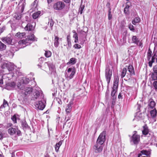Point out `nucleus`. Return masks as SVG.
Segmentation results:
<instances>
[{
    "label": "nucleus",
    "mask_w": 157,
    "mask_h": 157,
    "mask_svg": "<svg viewBox=\"0 0 157 157\" xmlns=\"http://www.w3.org/2000/svg\"><path fill=\"white\" fill-rule=\"evenodd\" d=\"M18 5L19 6V9L20 10V13H17L14 16V17L17 20H19L21 19L22 15L21 13L24 11L25 3L24 1H22L20 2Z\"/></svg>",
    "instance_id": "6"
},
{
    "label": "nucleus",
    "mask_w": 157,
    "mask_h": 157,
    "mask_svg": "<svg viewBox=\"0 0 157 157\" xmlns=\"http://www.w3.org/2000/svg\"><path fill=\"white\" fill-rule=\"evenodd\" d=\"M62 144V142L61 141H59L58 143H57L56 145L55 150L56 152L58 151L60 147Z\"/></svg>",
    "instance_id": "32"
},
{
    "label": "nucleus",
    "mask_w": 157,
    "mask_h": 157,
    "mask_svg": "<svg viewBox=\"0 0 157 157\" xmlns=\"http://www.w3.org/2000/svg\"><path fill=\"white\" fill-rule=\"evenodd\" d=\"M157 113V111L155 108L150 111L151 115L153 118H155L156 117Z\"/></svg>",
    "instance_id": "24"
},
{
    "label": "nucleus",
    "mask_w": 157,
    "mask_h": 157,
    "mask_svg": "<svg viewBox=\"0 0 157 157\" xmlns=\"http://www.w3.org/2000/svg\"><path fill=\"white\" fill-rule=\"evenodd\" d=\"M153 71L152 73L151 78L152 80L157 81V65L153 67Z\"/></svg>",
    "instance_id": "17"
},
{
    "label": "nucleus",
    "mask_w": 157,
    "mask_h": 157,
    "mask_svg": "<svg viewBox=\"0 0 157 157\" xmlns=\"http://www.w3.org/2000/svg\"><path fill=\"white\" fill-rule=\"evenodd\" d=\"M65 6L64 3L61 1L56 2L54 4L53 8L56 10H61L63 9Z\"/></svg>",
    "instance_id": "9"
},
{
    "label": "nucleus",
    "mask_w": 157,
    "mask_h": 157,
    "mask_svg": "<svg viewBox=\"0 0 157 157\" xmlns=\"http://www.w3.org/2000/svg\"><path fill=\"white\" fill-rule=\"evenodd\" d=\"M45 55L47 57H49L51 56V52L49 51H45Z\"/></svg>",
    "instance_id": "41"
},
{
    "label": "nucleus",
    "mask_w": 157,
    "mask_h": 157,
    "mask_svg": "<svg viewBox=\"0 0 157 157\" xmlns=\"http://www.w3.org/2000/svg\"><path fill=\"white\" fill-rule=\"evenodd\" d=\"M4 133L0 131V140H2L3 139L4 137Z\"/></svg>",
    "instance_id": "47"
},
{
    "label": "nucleus",
    "mask_w": 157,
    "mask_h": 157,
    "mask_svg": "<svg viewBox=\"0 0 157 157\" xmlns=\"http://www.w3.org/2000/svg\"><path fill=\"white\" fill-rule=\"evenodd\" d=\"M22 126L25 128H27L28 126V124L25 121H23L22 122Z\"/></svg>",
    "instance_id": "43"
},
{
    "label": "nucleus",
    "mask_w": 157,
    "mask_h": 157,
    "mask_svg": "<svg viewBox=\"0 0 157 157\" xmlns=\"http://www.w3.org/2000/svg\"><path fill=\"white\" fill-rule=\"evenodd\" d=\"M11 119L14 123H17V119L15 115L11 117Z\"/></svg>",
    "instance_id": "50"
},
{
    "label": "nucleus",
    "mask_w": 157,
    "mask_h": 157,
    "mask_svg": "<svg viewBox=\"0 0 157 157\" xmlns=\"http://www.w3.org/2000/svg\"><path fill=\"white\" fill-rule=\"evenodd\" d=\"M50 24V27L52 28V27L53 26L54 24V22L53 21V20L52 18L49 19H48V25H49Z\"/></svg>",
    "instance_id": "38"
},
{
    "label": "nucleus",
    "mask_w": 157,
    "mask_h": 157,
    "mask_svg": "<svg viewBox=\"0 0 157 157\" xmlns=\"http://www.w3.org/2000/svg\"><path fill=\"white\" fill-rule=\"evenodd\" d=\"M103 147L104 145L96 143V144L94 146L93 149L96 153L100 152L102 151Z\"/></svg>",
    "instance_id": "16"
},
{
    "label": "nucleus",
    "mask_w": 157,
    "mask_h": 157,
    "mask_svg": "<svg viewBox=\"0 0 157 157\" xmlns=\"http://www.w3.org/2000/svg\"><path fill=\"white\" fill-rule=\"evenodd\" d=\"M59 38L57 36H55L54 40V44L55 47L57 48L59 46Z\"/></svg>",
    "instance_id": "23"
},
{
    "label": "nucleus",
    "mask_w": 157,
    "mask_h": 157,
    "mask_svg": "<svg viewBox=\"0 0 157 157\" xmlns=\"http://www.w3.org/2000/svg\"><path fill=\"white\" fill-rule=\"evenodd\" d=\"M30 81V80L29 78L23 77L21 82L23 84H27Z\"/></svg>",
    "instance_id": "27"
},
{
    "label": "nucleus",
    "mask_w": 157,
    "mask_h": 157,
    "mask_svg": "<svg viewBox=\"0 0 157 157\" xmlns=\"http://www.w3.org/2000/svg\"><path fill=\"white\" fill-rule=\"evenodd\" d=\"M29 40L37 41V38L35 36L34 34H30L28 36L27 39L20 41L18 42V44L20 45H24L23 46V47L22 46L21 47V48H23L31 44V43H29L28 42V41Z\"/></svg>",
    "instance_id": "2"
},
{
    "label": "nucleus",
    "mask_w": 157,
    "mask_h": 157,
    "mask_svg": "<svg viewBox=\"0 0 157 157\" xmlns=\"http://www.w3.org/2000/svg\"><path fill=\"white\" fill-rule=\"evenodd\" d=\"M142 133L144 135H146L148 134V129L146 126H144V130L142 131Z\"/></svg>",
    "instance_id": "31"
},
{
    "label": "nucleus",
    "mask_w": 157,
    "mask_h": 157,
    "mask_svg": "<svg viewBox=\"0 0 157 157\" xmlns=\"http://www.w3.org/2000/svg\"><path fill=\"white\" fill-rule=\"evenodd\" d=\"M67 48L68 49H69L71 48V40L70 39V36L69 35L67 36Z\"/></svg>",
    "instance_id": "28"
},
{
    "label": "nucleus",
    "mask_w": 157,
    "mask_h": 157,
    "mask_svg": "<svg viewBox=\"0 0 157 157\" xmlns=\"http://www.w3.org/2000/svg\"><path fill=\"white\" fill-rule=\"evenodd\" d=\"M10 51H12L13 52V53L14 54V53L15 52V48L14 47H11L10 48V49L9 50Z\"/></svg>",
    "instance_id": "55"
},
{
    "label": "nucleus",
    "mask_w": 157,
    "mask_h": 157,
    "mask_svg": "<svg viewBox=\"0 0 157 157\" xmlns=\"http://www.w3.org/2000/svg\"><path fill=\"white\" fill-rule=\"evenodd\" d=\"M14 64L10 62L7 63H4L2 66V67L3 69H7L9 71H12L14 69Z\"/></svg>",
    "instance_id": "8"
},
{
    "label": "nucleus",
    "mask_w": 157,
    "mask_h": 157,
    "mask_svg": "<svg viewBox=\"0 0 157 157\" xmlns=\"http://www.w3.org/2000/svg\"><path fill=\"white\" fill-rule=\"evenodd\" d=\"M6 46L0 41V50H4L6 49Z\"/></svg>",
    "instance_id": "36"
},
{
    "label": "nucleus",
    "mask_w": 157,
    "mask_h": 157,
    "mask_svg": "<svg viewBox=\"0 0 157 157\" xmlns=\"http://www.w3.org/2000/svg\"><path fill=\"white\" fill-rule=\"evenodd\" d=\"M13 55L14 54L13 53V52L10 50L7 51L6 53V55L10 58L13 57Z\"/></svg>",
    "instance_id": "30"
},
{
    "label": "nucleus",
    "mask_w": 157,
    "mask_h": 157,
    "mask_svg": "<svg viewBox=\"0 0 157 157\" xmlns=\"http://www.w3.org/2000/svg\"><path fill=\"white\" fill-rule=\"evenodd\" d=\"M11 156L12 157H15V155L14 153L13 152L12 153Z\"/></svg>",
    "instance_id": "64"
},
{
    "label": "nucleus",
    "mask_w": 157,
    "mask_h": 157,
    "mask_svg": "<svg viewBox=\"0 0 157 157\" xmlns=\"http://www.w3.org/2000/svg\"><path fill=\"white\" fill-rule=\"evenodd\" d=\"M118 98L119 99H120L121 98V93H119L118 96Z\"/></svg>",
    "instance_id": "63"
},
{
    "label": "nucleus",
    "mask_w": 157,
    "mask_h": 157,
    "mask_svg": "<svg viewBox=\"0 0 157 157\" xmlns=\"http://www.w3.org/2000/svg\"><path fill=\"white\" fill-rule=\"evenodd\" d=\"M140 19L139 17H136L132 21V23L134 25H135L136 24L140 22Z\"/></svg>",
    "instance_id": "35"
},
{
    "label": "nucleus",
    "mask_w": 157,
    "mask_h": 157,
    "mask_svg": "<svg viewBox=\"0 0 157 157\" xmlns=\"http://www.w3.org/2000/svg\"><path fill=\"white\" fill-rule=\"evenodd\" d=\"M152 52L150 48H149L148 51L147 52V58L148 60L150 59L151 56Z\"/></svg>",
    "instance_id": "37"
},
{
    "label": "nucleus",
    "mask_w": 157,
    "mask_h": 157,
    "mask_svg": "<svg viewBox=\"0 0 157 157\" xmlns=\"http://www.w3.org/2000/svg\"><path fill=\"white\" fill-rule=\"evenodd\" d=\"M71 117V113H66V116L65 118V120H66V121L70 120Z\"/></svg>",
    "instance_id": "40"
},
{
    "label": "nucleus",
    "mask_w": 157,
    "mask_h": 157,
    "mask_svg": "<svg viewBox=\"0 0 157 157\" xmlns=\"http://www.w3.org/2000/svg\"><path fill=\"white\" fill-rule=\"evenodd\" d=\"M13 74L10 73L8 74H4L2 76H0V86L3 84L4 80L6 83V89L8 90H11L16 87V83L14 82H7L13 76Z\"/></svg>",
    "instance_id": "1"
},
{
    "label": "nucleus",
    "mask_w": 157,
    "mask_h": 157,
    "mask_svg": "<svg viewBox=\"0 0 157 157\" xmlns=\"http://www.w3.org/2000/svg\"><path fill=\"white\" fill-rule=\"evenodd\" d=\"M73 47L75 49H79L81 47L80 45L78 44H75L73 46Z\"/></svg>",
    "instance_id": "45"
},
{
    "label": "nucleus",
    "mask_w": 157,
    "mask_h": 157,
    "mask_svg": "<svg viewBox=\"0 0 157 157\" xmlns=\"http://www.w3.org/2000/svg\"><path fill=\"white\" fill-rule=\"evenodd\" d=\"M117 90L113 89L111 93V95L112 97H114V95L117 92Z\"/></svg>",
    "instance_id": "52"
},
{
    "label": "nucleus",
    "mask_w": 157,
    "mask_h": 157,
    "mask_svg": "<svg viewBox=\"0 0 157 157\" xmlns=\"http://www.w3.org/2000/svg\"><path fill=\"white\" fill-rule=\"evenodd\" d=\"M72 32L73 33H74V34L73 35V37L75 38V39L78 38V34L76 33L75 31L74 30L72 31Z\"/></svg>",
    "instance_id": "48"
},
{
    "label": "nucleus",
    "mask_w": 157,
    "mask_h": 157,
    "mask_svg": "<svg viewBox=\"0 0 157 157\" xmlns=\"http://www.w3.org/2000/svg\"><path fill=\"white\" fill-rule=\"evenodd\" d=\"M58 102L59 104H61L62 102L60 99H59V100L58 101Z\"/></svg>",
    "instance_id": "62"
},
{
    "label": "nucleus",
    "mask_w": 157,
    "mask_h": 157,
    "mask_svg": "<svg viewBox=\"0 0 157 157\" xmlns=\"http://www.w3.org/2000/svg\"><path fill=\"white\" fill-rule=\"evenodd\" d=\"M112 74V71L110 69L109 66H106L105 71V76L106 81L109 85L111 79Z\"/></svg>",
    "instance_id": "5"
},
{
    "label": "nucleus",
    "mask_w": 157,
    "mask_h": 157,
    "mask_svg": "<svg viewBox=\"0 0 157 157\" xmlns=\"http://www.w3.org/2000/svg\"><path fill=\"white\" fill-rule=\"evenodd\" d=\"M8 105V103L7 101L4 99L3 103V106L4 107H6V105Z\"/></svg>",
    "instance_id": "56"
},
{
    "label": "nucleus",
    "mask_w": 157,
    "mask_h": 157,
    "mask_svg": "<svg viewBox=\"0 0 157 157\" xmlns=\"http://www.w3.org/2000/svg\"><path fill=\"white\" fill-rule=\"evenodd\" d=\"M132 40L133 43L136 44L137 45L141 47V48L143 47L142 41H140L139 38L136 36H133L132 38Z\"/></svg>",
    "instance_id": "15"
},
{
    "label": "nucleus",
    "mask_w": 157,
    "mask_h": 157,
    "mask_svg": "<svg viewBox=\"0 0 157 157\" xmlns=\"http://www.w3.org/2000/svg\"><path fill=\"white\" fill-rule=\"evenodd\" d=\"M128 71L129 72L131 75H135L134 67L132 65H129L128 67Z\"/></svg>",
    "instance_id": "19"
},
{
    "label": "nucleus",
    "mask_w": 157,
    "mask_h": 157,
    "mask_svg": "<svg viewBox=\"0 0 157 157\" xmlns=\"http://www.w3.org/2000/svg\"><path fill=\"white\" fill-rule=\"evenodd\" d=\"M45 66H48L49 67V70L51 71V74H53L54 75H56V70L55 69V65L51 63H45Z\"/></svg>",
    "instance_id": "13"
},
{
    "label": "nucleus",
    "mask_w": 157,
    "mask_h": 157,
    "mask_svg": "<svg viewBox=\"0 0 157 157\" xmlns=\"http://www.w3.org/2000/svg\"><path fill=\"white\" fill-rule=\"evenodd\" d=\"M135 133L132 137L131 141H132L134 144H137L140 140V136L136 134V131H134Z\"/></svg>",
    "instance_id": "11"
},
{
    "label": "nucleus",
    "mask_w": 157,
    "mask_h": 157,
    "mask_svg": "<svg viewBox=\"0 0 157 157\" xmlns=\"http://www.w3.org/2000/svg\"><path fill=\"white\" fill-rule=\"evenodd\" d=\"M112 15L111 14V12L109 11L108 14V19L109 20H110L112 19Z\"/></svg>",
    "instance_id": "58"
},
{
    "label": "nucleus",
    "mask_w": 157,
    "mask_h": 157,
    "mask_svg": "<svg viewBox=\"0 0 157 157\" xmlns=\"http://www.w3.org/2000/svg\"><path fill=\"white\" fill-rule=\"evenodd\" d=\"M25 29L26 30L31 31L33 29V27L31 24H29L27 25Z\"/></svg>",
    "instance_id": "29"
},
{
    "label": "nucleus",
    "mask_w": 157,
    "mask_h": 157,
    "mask_svg": "<svg viewBox=\"0 0 157 157\" xmlns=\"http://www.w3.org/2000/svg\"><path fill=\"white\" fill-rule=\"evenodd\" d=\"M129 28L132 31H134V26L131 24L129 25Z\"/></svg>",
    "instance_id": "54"
},
{
    "label": "nucleus",
    "mask_w": 157,
    "mask_h": 157,
    "mask_svg": "<svg viewBox=\"0 0 157 157\" xmlns=\"http://www.w3.org/2000/svg\"><path fill=\"white\" fill-rule=\"evenodd\" d=\"M127 69L126 68H124L123 69L121 74V78H123L125 76L127 71Z\"/></svg>",
    "instance_id": "33"
},
{
    "label": "nucleus",
    "mask_w": 157,
    "mask_h": 157,
    "mask_svg": "<svg viewBox=\"0 0 157 157\" xmlns=\"http://www.w3.org/2000/svg\"><path fill=\"white\" fill-rule=\"evenodd\" d=\"M150 103L148 104L149 106L152 109L155 107V103L152 99L149 100Z\"/></svg>",
    "instance_id": "26"
},
{
    "label": "nucleus",
    "mask_w": 157,
    "mask_h": 157,
    "mask_svg": "<svg viewBox=\"0 0 157 157\" xmlns=\"http://www.w3.org/2000/svg\"><path fill=\"white\" fill-rule=\"evenodd\" d=\"M69 63L72 65L75 64L76 63V59L73 58H71L70 60Z\"/></svg>",
    "instance_id": "39"
},
{
    "label": "nucleus",
    "mask_w": 157,
    "mask_h": 157,
    "mask_svg": "<svg viewBox=\"0 0 157 157\" xmlns=\"http://www.w3.org/2000/svg\"><path fill=\"white\" fill-rule=\"evenodd\" d=\"M72 109L71 104L69 103L67 106L65 111L66 113H70Z\"/></svg>",
    "instance_id": "22"
},
{
    "label": "nucleus",
    "mask_w": 157,
    "mask_h": 157,
    "mask_svg": "<svg viewBox=\"0 0 157 157\" xmlns=\"http://www.w3.org/2000/svg\"><path fill=\"white\" fill-rule=\"evenodd\" d=\"M31 96L32 100L34 101L41 99L44 97L42 92L37 90H34Z\"/></svg>",
    "instance_id": "4"
},
{
    "label": "nucleus",
    "mask_w": 157,
    "mask_h": 157,
    "mask_svg": "<svg viewBox=\"0 0 157 157\" xmlns=\"http://www.w3.org/2000/svg\"><path fill=\"white\" fill-rule=\"evenodd\" d=\"M119 77L117 75L115 76L114 77V82L118 83Z\"/></svg>",
    "instance_id": "42"
},
{
    "label": "nucleus",
    "mask_w": 157,
    "mask_h": 157,
    "mask_svg": "<svg viewBox=\"0 0 157 157\" xmlns=\"http://www.w3.org/2000/svg\"><path fill=\"white\" fill-rule=\"evenodd\" d=\"M152 59L153 62L156 61L157 63V50H154L152 54Z\"/></svg>",
    "instance_id": "20"
},
{
    "label": "nucleus",
    "mask_w": 157,
    "mask_h": 157,
    "mask_svg": "<svg viewBox=\"0 0 157 157\" xmlns=\"http://www.w3.org/2000/svg\"><path fill=\"white\" fill-rule=\"evenodd\" d=\"M76 71V69L74 67H72L67 68L65 73V77L68 80L72 79L73 78Z\"/></svg>",
    "instance_id": "3"
},
{
    "label": "nucleus",
    "mask_w": 157,
    "mask_h": 157,
    "mask_svg": "<svg viewBox=\"0 0 157 157\" xmlns=\"http://www.w3.org/2000/svg\"><path fill=\"white\" fill-rule=\"evenodd\" d=\"M36 109H37L43 110L45 107V104L41 101H36L35 103Z\"/></svg>",
    "instance_id": "12"
},
{
    "label": "nucleus",
    "mask_w": 157,
    "mask_h": 157,
    "mask_svg": "<svg viewBox=\"0 0 157 157\" xmlns=\"http://www.w3.org/2000/svg\"><path fill=\"white\" fill-rule=\"evenodd\" d=\"M128 8V7H126L124 8V11L125 13L126 14H128L129 13Z\"/></svg>",
    "instance_id": "46"
},
{
    "label": "nucleus",
    "mask_w": 157,
    "mask_h": 157,
    "mask_svg": "<svg viewBox=\"0 0 157 157\" xmlns=\"http://www.w3.org/2000/svg\"><path fill=\"white\" fill-rule=\"evenodd\" d=\"M84 6H81L80 8V13L81 14H82V13L84 9Z\"/></svg>",
    "instance_id": "53"
},
{
    "label": "nucleus",
    "mask_w": 157,
    "mask_h": 157,
    "mask_svg": "<svg viewBox=\"0 0 157 157\" xmlns=\"http://www.w3.org/2000/svg\"><path fill=\"white\" fill-rule=\"evenodd\" d=\"M154 62H153L152 59L151 58V61H150L148 63L149 66L150 67H151L152 66V63Z\"/></svg>",
    "instance_id": "57"
},
{
    "label": "nucleus",
    "mask_w": 157,
    "mask_h": 157,
    "mask_svg": "<svg viewBox=\"0 0 157 157\" xmlns=\"http://www.w3.org/2000/svg\"><path fill=\"white\" fill-rule=\"evenodd\" d=\"M21 92L25 95L29 94L32 91L33 89L30 87H22L20 88Z\"/></svg>",
    "instance_id": "10"
},
{
    "label": "nucleus",
    "mask_w": 157,
    "mask_h": 157,
    "mask_svg": "<svg viewBox=\"0 0 157 157\" xmlns=\"http://www.w3.org/2000/svg\"><path fill=\"white\" fill-rule=\"evenodd\" d=\"M40 13V12L38 11V12L34 13L33 14V19H36L39 16Z\"/></svg>",
    "instance_id": "34"
},
{
    "label": "nucleus",
    "mask_w": 157,
    "mask_h": 157,
    "mask_svg": "<svg viewBox=\"0 0 157 157\" xmlns=\"http://www.w3.org/2000/svg\"><path fill=\"white\" fill-rule=\"evenodd\" d=\"M137 109H138L139 110H140V107H141V106L139 104H137Z\"/></svg>",
    "instance_id": "60"
},
{
    "label": "nucleus",
    "mask_w": 157,
    "mask_h": 157,
    "mask_svg": "<svg viewBox=\"0 0 157 157\" xmlns=\"http://www.w3.org/2000/svg\"><path fill=\"white\" fill-rule=\"evenodd\" d=\"M106 132L103 131L99 136L96 141V143L103 145L104 143L106 140Z\"/></svg>",
    "instance_id": "7"
},
{
    "label": "nucleus",
    "mask_w": 157,
    "mask_h": 157,
    "mask_svg": "<svg viewBox=\"0 0 157 157\" xmlns=\"http://www.w3.org/2000/svg\"><path fill=\"white\" fill-rule=\"evenodd\" d=\"M151 154V152L150 151L143 150L140 151V153L139 154H142V155H144L147 156H149Z\"/></svg>",
    "instance_id": "21"
},
{
    "label": "nucleus",
    "mask_w": 157,
    "mask_h": 157,
    "mask_svg": "<svg viewBox=\"0 0 157 157\" xmlns=\"http://www.w3.org/2000/svg\"><path fill=\"white\" fill-rule=\"evenodd\" d=\"M38 2V0H35L33 3V5L34 7H36Z\"/></svg>",
    "instance_id": "51"
},
{
    "label": "nucleus",
    "mask_w": 157,
    "mask_h": 157,
    "mask_svg": "<svg viewBox=\"0 0 157 157\" xmlns=\"http://www.w3.org/2000/svg\"><path fill=\"white\" fill-rule=\"evenodd\" d=\"M154 81L153 83V86L156 90H157V81Z\"/></svg>",
    "instance_id": "49"
},
{
    "label": "nucleus",
    "mask_w": 157,
    "mask_h": 157,
    "mask_svg": "<svg viewBox=\"0 0 157 157\" xmlns=\"http://www.w3.org/2000/svg\"><path fill=\"white\" fill-rule=\"evenodd\" d=\"M65 2L66 3H69L71 2V0H64Z\"/></svg>",
    "instance_id": "59"
},
{
    "label": "nucleus",
    "mask_w": 157,
    "mask_h": 157,
    "mask_svg": "<svg viewBox=\"0 0 157 157\" xmlns=\"http://www.w3.org/2000/svg\"><path fill=\"white\" fill-rule=\"evenodd\" d=\"M118 83L114 82L113 87L112 88L113 89H114L117 90L118 86Z\"/></svg>",
    "instance_id": "44"
},
{
    "label": "nucleus",
    "mask_w": 157,
    "mask_h": 157,
    "mask_svg": "<svg viewBox=\"0 0 157 157\" xmlns=\"http://www.w3.org/2000/svg\"><path fill=\"white\" fill-rule=\"evenodd\" d=\"M8 132L9 134L13 135L16 133L18 135H19L21 133V131L18 130L16 128H10L8 130Z\"/></svg>",
    "instance_id": "14"
},
{
    "label": "nucleus",
    "mask_w": 157,
    "mask_h": 157,
    "mask_svg": "<svg viewBox=\"0 0 157 157\" xmlns=\"http://www.w3.org/2000/svg\"><path fill=\"white\" fill-rule=\"evenodd\" d=\"M25 35V33H17L15 35V36L19 38L22 39L23 38Z\"/></svg>",
    "instance_id": "25"
},
{
    "label": "nucleus",
    "mask_w": 157,
    "mask_h": 157,
    "mask_svg": "<svg viewBox=\"0 0 157 157\" xmlns=\"http://www.w3.org/2000/svg\"><path fill=\"white\" fill-rule=\"evenodd\" d=\"M2 40L5 43L10 44L12 43V39L11 36H8L6 37H2Z\"/></svg>",
    "instance_id": "18"
},
{
    "label": "nucleus",
    "mask_w": 157,
    "mask_h": 157,
    "mask_svg": "<svg viewBox=\"0 0 157 157\" xmlns=\"http://www.w3.org/2000/svg\"><path fill=\"white\" fill-rule=\"evenodd\" d=\"M47 0V2L48 4L50 3L52 1V0Z\"/></svg>",
    "instance_id": "61"
}]
</instances>
